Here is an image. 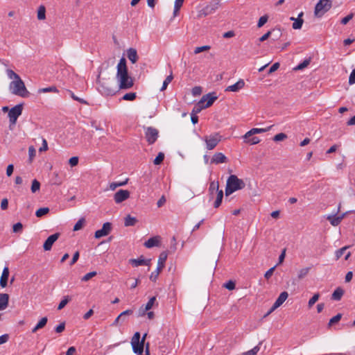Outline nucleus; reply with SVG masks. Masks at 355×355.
I'll return each mask as SVG.
<instances>
[{
    "label": "nucleus",
    "instance_id": "1",
    "mask_svg": "<svg viewBox=\"0 0 355 355\" xmlns=\"http://www.w3.org/2000/svg\"><path fill=\"white\" fill-rule=\"evenodd\" d=\"M245 186V184L243 180L239 179L235 175H230L227 180L225 195L228 196L234 192L243 189Z\"/></svg>",
    "mask_w": 355,
    "mask_h": 355
},
{
    "label": "nucleus",
    "instance_id": "2",
    "mask_svg": "<svg viewBox=\"0 0 355 355\" xmlns=\"http://www.w3.org/2000/svg\"><path fill=\"white\" fill-rule=\"evenodd\" d=\"M9 89L12 94L26 98L29 96L30 93L26 89L23 80L20 78L17 80H12L9 85Z\"/></svg>",
    "mask_w": 355,
    "mask_h": 355
},
{
    "label": "nucleus",
    "instance_id": "3",
    "mask_svg": "<svg viewBox=\"0 0 355 355\" xmlns=\"http://www.w3.org/2000/svg\"><path fill=\"white\" fill-rule=\"evenodd\" d=\"M98 89L104 96H113L117 92L113 80H99Z\"/></svg>",
    "mask_w": 355,
    "mask_h": 355
},
{
    "label": "nucleus",
    "instance_id": "4",
    "mask_svg": "<svg viewBox=\"0 0 355 355\" xmlns=\"http://www.w3.org/2000/svg\"><path fill=\"white\" fill-rule=\"evenodd\" d=\"M332 7L331 0H320L314 8V16L317 18H321Z\"/></svg>",
    "mask_w": 355,
    "mask_h": 355
},
{
    "label": "nucleus",
    "instance_id": "5",
    "mask_svg": "<svg viewBox=\"0 0 355 355\" xmlns=\"http://www.w3.org/2000/svg\"><path fill=\"white\" fill-rule=\"evenodd\" d=\"M167 257H168L167 252L164 251L160 253V254L159 256L158 262H157V269L155 271H153L150 275V279L152 282H156L160 272L162 270V269L165 266V262L167 259Z\"/></svg>",
    "mask_w": 355,
    "mask_h": 355
},
{
    "label": "nucleus",
    "instance_id": "6",
    "mask_svg": "<svg viewBox=\"0 0 355 355\" xmlns=\"http://www.w3.org/2000/svg\"><path fill=\"white\" fill-rule=\"evenodd\" d=\"M23 103L16 105L9 110L8 118L10 128L11 125H15L16 124L18 117L21 114L23 111Z\"/></svg>",
    "mask_w": 355,
    "mask_h": 355
},
{
    "label": "nucleus",
    "instance_id": "7",
    "mask_svg": "<svg viewBox=\"0 0 355 355\" xmlns=\"http://www.w3.org/2000/svg\"><path fill=\"white\" fill-rule=\"evenodd\" d=\"M204 140L206 142L207 148L211 150L221 141V136L219 133H214L209 137H205Z\"/></svg>",
    "mask_w": 355,
    "mask_h": 355
},
{
    "label": "nucleus",
    "instance_id": "8",
    "mask_svg": "<svg viewBox=\"0 0 355 355\" xmlns=\"http://www.w3.org/2000/svg\"><path fill=\"white\" fill-rule=\"evenodd\" d=\"M145 130V137L147 142L148 144H154L158 138V130L153 127H148Z\"/></svg>",
    "mask_w": 355,
    "mask_h": 355
},
{
    "label": "nucleus",
    "instance_id": "9",
    "mask_svg": "<svg viewBox=\"0 0 355 355\" xmlns=\"http://www.w3.org/2000/svg\"><path fill=\"white\" fill-rule=\"evenodd\" d=\"M117 80L119 82V89H128L134 85L133 80L129 75L119 78Z\"/></svg>",
    "mask_w": 355,
    "mask_h": 355
},
{
    "label": "nucleus",
    "instance_id": "10",
    "mask_svg": "<svg viewBox=\"0 0 355 355\" xmlns=\"http://www.w3.org/2000/svg\"><path fill=\"white\" fill-rule=\"evenodd\" d=\"M217 98L218 96H216V92L208 93L202 96L200 99V104H204L205 107L207 108L211 106Z\"/></svg>",
    "mask_w": 355,
    "mask_h": 355
},
{
    "label": "nucleus",
    "instance_id": "11",
    "mask_svg": "<svg viewBox=\"0 0 355 355\" xmlns=\"http://www.w3.org/2000/svg\"><path fill=\"white\" fill-rule=\"evenodd\" d=\"M127 75H128V71L126 66V60L124 58H121L117 64L116 78Z\"/></svg>",
    "mask_w": 355,
    "mask_h": 355
},
{
    "label": "nucleus",
    "instance_id": "12",
    "mask_svg": "<svg viewBox=\"0 0 355 355\" xmlns=\"http://www.w3.org/2000/svg\"><path fill=\"white\" fill-rule=\"evenodd\" d=\"M112 230V223L106 222L103 225L101 230L95 232L94 236L96 239H100L103 236H107Z\"/></svg>",
    "mask_w": 355,
    "mask_h": 355
},
{
    "label": "nucleus",
    "instance_id": "13",
    "mask_svg": "<svg viewBox=\"0 0 355 355\" xmlns=\"http://www.w3.org/2000/svg\"><path fill=\"white\" fill-rule=\"evenodd\" d=\"M130 192L128 190L120 189L114 195V200L116 203L119 204L130 197Z\"/></svg>",
    "mask_w": 355,
    "mask_h": 355
},
{
    "label": "nucleus",
    "instance_id": "14",
    "mask_svg": "<svg viewBox=\"0 0 355 355\" xmlns=\"http://www.w3.org/2000/svg\"><path fill=\"white\" fill-rule=\"evenodd\" d=\"M60 234L57 232L49 236L44 241L43 248L45 251L51 250L53 243L58 239Z\"/></svg>",
    "mask_w": 355,
    "mask_h": 355
},
{
    "label": "nucleus",
    "instance_id": "15",
    "mask_svg": "<svg viewBox=\"0 0 355 355\" xmlns=\"http://www.w3.org/2000/svg\"><path fill=\"white\" fill-rule=\"evenodd\" d=\"M151 259H145L143 256H141L138 259H131L129 260L130 263L133 267H138L139 266H149L150 264Z\"/></svg>",
    "mask_w": 355,
    "mask_h": 355
},
{
    "label": "nucleus",
    "instance_id": "16",
    "mask_svg": "<svg viewBox=\"0 0 355 355\" xmlns=\"http://www.w3.org/2000/svg\"><path fill=\"white\" fill-rule=\"evenodd\" d=\"M218 1H214L205 6L200 12V15L207 16L215 12L218 7Z\"/></svg>",
    "mask_w": 355,
    "mask_h": 355
},
{
    "label": "nucleus",
    "instance_id": "17",
    "mask_svg": "<svg viewBox=\"0 0 355 355\" xmlns=\"http://www.w3.org/2000/svg\"><path fill=\"white\" fill-rule=\"evenodd\" d=\"M288 294L286 291H284L280 293L273 305L272 306V310H275L279 307L288 298Z\"/></svg>",
    "mask_w": 355,
    "mask_h": 355
},
{
    "label": "nucleus",
    "instance_id": "18",
    "mask_svg": "<svg viewBox=\"0 0 355 355\" xmlns=\"http://www.w3.org/2000/svg\"><path fill=\"white\" fill-rule=\"evenodd\" d=\"M272 126V125H270V126L268 127L267 128H252L250 130H249L244 135L243 139H247L248 138L252 137V135H254L255 134L266 132L268 131L269 130H270Z\"/></svg>",
    "mask_w": 355,
    "mask_h": 355
},
{
    "label": "nucleus",
    "instance_id": "19",
    "mask_svg": "<svg viewBox=\"0 0 355 355\" xmlns=\"http://www.w3.org/2000/svg\"><path fill=\"white\" fill-rule=\"evenodd\" d=\"M245 86V82L243 79H240L234 85L228 86L226 89V92H238Z\"/></svg>",
    "mask_w": 355,
    "mask_h": 355
},
{
    "label": "nucleus",
    "instance_id": "20",
    "mask_svg": "<svg viewBox=\"0 0 355 355\" xmlns=\"http://www.w3.org/2000/svg\"><path fill=\"white\" fill-rule=\"evenodd\" d=\"M9 277V268L8 267H4L1 278H0V286L5 288L8 285V280Z\"/></svg>",
    "mask_w": 355,
    "mask_h": 355
},
{
    "label": "nucleus",
    "instance_id": "21",
    "mask_svg": "<svg viewBox=\"0 0 355 355\" xmlns=\"http://www.w3.org/2000/svg\"><path fill=\"white\" fill-rule=\"evenodd\" d=\"M227 161V157L222 153H216L211 158V162L218 164L225 163Z\"/></svg>",
    "mask_w": 355,
    "mask_h": 355
},
{
    "label": "nucleus",
    "instance_id": "22",
    "mask_svg": "<svg viewBox=\"0 0 355 355\" xmlns=\"http://www.w3.org/2000/svg\"><path fill=\"white\" fill-rule=\"evenodd\" d=\"M345 216V214H343L340 216H337L336 214L333 216H329L327 217V220L330 222V223L334 226L338 225L342 221L343 218Z\"/></svg>",
    "mask_w": 355,
    "mask_h": 355
},
{
    "label": "nucleus",
    "instance_id": "23",
    "mask_svg": "<svg viewBox=\"0 0 355 355\" xmlns=\"http://www.w3.org/2000/svg\"><path fill=\"white\" fill-rule=\"evenodd\" d=\"M9 302V295L7 293H0V311H3L8 307Z\"/></svg>",
    "mask_w": 355,
    "mask_h": 355
},
{
    "label": "nucleus",
    "instance_id": "24",
    "mask_svg": "<svg viewBox=\"0 0 355 355\" xmlns=\"http://www.w3.org/2000/svg\"><path fill=\"white\" fill-rule=\"evenodd\" d=\"M127 56H128V58L133 64L137 62V60L139 58L137 50L135 49H133V48H130L129 49H128V51H127Z\"/></svg>",
    "mask_w": 355,
    "mask_h": 355
},
{
    "label": "nucleus",
    "instance_id": "25",
    "mask_svg": "<svg viewBox=\"0 0 355 355\" xmlns=\"http://www.w3.org/2000/svg\"><path fill=\"white\" fill-rule=\"evenodd\" d=\"M159 242V236H153L144 243V246L147 248H151L155 246H158Z\"/></svg>",
    "mask_w": 355,
    "mask_h": 355
},
{
    "label": "nucleus",
    "instance_id": "26",
    "mask_svg": "<svg viewBox=\"0 0 355 355\" xmlns=\"http://www.w3.org/2000/svg\"><path fill=\"white\" fill-rule=\"evenodd\" d=\"M311 64V56L309 58H305V60L297 64L296 67H295L293 70L295 71H302L304 69L308 67V66Z\"/></svg>",
    "mask_w": 355,
    "mask_h": 355
},
{
    "label": "nucleus",
    "instance_id": "27",
    "mask_svg": "<svg viewBox=\"0 0 355 355\" xmlns=\"http://www.w3.org/2000/svg\"><path fill=\"white\" fill-rule=\"evenodd\" d=\"M132 351L137 355H143L144 344L143 342H140L137 344H132Z\"/></svg>",
    "mask_w": 355,
    "mask_h": 355
},
{
    "label": "nucleus",
    "instance_id": "28",
    "mask_svg": "<svg viewBox=\"0 0 355 355\" xmlns=\"http://www.w3.org/2000/svg\"><path fill=\"white\" fill-rule=\"evenodd\" d=\"M344 294V291L342 288L338 287L332 293L331 299L333 300L339 301Z\"/></svg>",
    "mask_w": 355,
    "mask_h": 355
},
{
    "label": "nucleus",
    "instance_id": "29",
    "mask_svg": "<svg viewBox=\"0 0 355 355\" xmlns=\"http://www.w3.org/2000/svg\"><path fill=\"white\" fill-rule=\"evenodd\" d=\"M133 313V311L132 309H127L122 313H121L118 317L115 319L114 322L112 323V325H116L119 320L124 321V315H132Z\"/></svg>",
    "mask_w": 355,
    "mask_h": 355
},
{
    "label": "nucleus",
    "instance_id": "30",
    "mask_svg": "<svg viewBox=\"0 0 355 355\" xmlns=\"http://www.w3.org/2000/svg\"><path fill=\"white\" fill-rule=\"evenodd\" d=\"M310 269H311L310 267H306V268L300 269L297 272V279L302 280L304 277H306L308 275V274L309 273Z\"/></svg>",
    "mask_w": 355,
    "mask_h": 355
},
{
    "label": "nucleus",
    "instance_id": "31",
    "mask_svg": "<svg viewBox=\"0 0 355 355\" xmlns=\"http://www.w3.org/2000/svg\"><path fill=\"white\" fill-rule=\"evenodd\" d=\"M137 222V219L135 217H132L130 215H128L124 220V225L125 227L134 226Z\"/></svg>",
    "mask_w": 355,
    "mask_h": 355
},
{
    "label": "nucleus",
    "instance_id": "32",
    "mask_svg": "<svg viewBox=\"0 0 355 355\" xmlns=\"http://www.w3.org/2000/svg\"><path fill=\"white\" fill-rule=\"evenodd\" d=\"M218 191H220L218 182H211L209 187V194L213 195L214 192L217 193Z\"/></svg>",
    "mask_w": 355,
    "mask_h": 355
},
{
    "label": "nucleus",
    "instance_id": "33",
    "mask_svg": "<svg viewBox=\"0 0 355 355\" xmlns=\"http://www.w3.org/2000/svg\"><path fill=\"white\" fill-rule=\"evenodd\" d=\"M216 199L214 202V207L215 208L219 207V206L221 205L223 198V190L218 191L217 193Z\"/></svg>",
    "mask_w": 355,
    "mask_h": 355
},
{
    "label": "nucleus",
    "instance_id": "34",
    "mask_svg": "<svg viewBox=\"0 0 355 355\" xmlns=\"http://www.w3.org/2000/svg\"><path fill=\"white\" fill-rule=\"evenodd\" d=\"M291 21H294L293 23L292 27L293 29H300L302 28V24H303V19H295V17H292L290 18Z\"/></svg>",
    "mask_w": 355,
    "mask_h": 355
},
{
    "label": "nucleus",
    "instance_id": "35",
    "mask_svg": "<svg viewBox=\"0 0 355 355\" xmlns=\"http://www.w3.org/2000/svg\"><path fill=\"white\" fill-rule=\"evenodd\" d=\"M39 93H48V92H53L58 93L59 90L57 89L55 86H51L48 87L41 88L38 90Z\"/></svg>",
    "mask_w": 355,
    "mask_h": 355
},
{
    "label": "nucleus",
    "instance_id": "36",
    "mask_svg": "<svg viewBox=\"0 0 355 355\" xmlns=\"http://www.w3.org/2000/svg\"><path fill=\"white\" fill-rule=\"evenodd\" d=\"M69 94L70 95V96L74 100V101H76L78 102H79L81 104H84V105H88V103L87 101H85V99L83 98H79L76 95H75V94L71 91V90H67Z\"/></svg>",
    "mask_w": 355,
    "mask_h": 355
},
{
    "label": "nucleus",
    "instance_id": "37",
    "mask_svg": "<svg viewBox=\"0 0 355 355\" xmlns=\"http://www.w3.org/2000/svg\"><path fill=\"white\" fill-rule=\"evenodd\" d=\"M261 344H262V342H259V343L257 346H255L254 348H252V349H250L248 352L242 353L241 355H256L257 354V352L259 351L260 345Z\"/></svg>",
    "mask_w": 355,
    "mask_h": 355
},
{
    "label": "nucleus",
    "instance_id": "38",
    "mask_svg": "<svg viewBox=\"0 0 355 355\" xmlns=\"http://www.w3.org/2000/svg\"><path fill=\"white\" fill-rule=\"evenodd\" d=\"M173 78L172 71H171L170 74L166 78V79L163 82V85L160 89L161 91H164L166 89L168 84L172 81Z\"/></svg>",
    "mask_w": 355,
    "mask_h": 355
},
{
    "label": "nucleus",
    "instance_id": "39",
    "mask_svg": "<svg viewBox=\"0 0 355 355\" xmlns=\"http://www.w3.org/2000/svg\"><path fill=\"white\" fill-rule=\"evenodd\" d=\"M46 18V8L44 6H40L37 10V19L42 20Z\"/></svg>",
    "mask_w": 355,
    "mask_h": 355
},
{
    "label": "nucleus",
    "instance_id": "40",
    "mask_svg": "<svg viewBox=\"0 0 355 355\" xmlns=\"http://www.w3.org/2000/svg\"><path fill=\"white\" fill-rule=\"evenodd\" d=\"M71 300V297H69V295H67V296H64L63 297V299L60 301V302L58 304V310H61L67 304V303Z\"/></svg>",
    "mask_w": 355,
    "mask_h": 355
},
{
    "label": "nucleus",
    "instance_id": "41",
    "mask_svg": "<svg viewBox=\"0 0 355 355\" xmlns=\"http://www.w3.org/2000/svg\"><path fill=\"white\" fill-rule=\"evenodd\" d=\"M40 189V183L38 180H37L36 179H34L33 181H32V184H31V190L32 191V193H35L37 191H38Z\"/></svg>",
    "mask_w": 355,
    "mask_h": 355
},
{
    "label": "nucleus",
    "instance_id": "42",
    "mask_svg": "<svg viewBox=\"0 0 355 355\" xmlns=\"http://www.w3.org/2000/svg\"><path fill=\"white\" fill-rule=\"evenodd\" d=\"M341 318H342L341 313H338L336 315L331 318L328 323V327L329 328L333 324L338 322L340 320Z\"/></svg>",
    "mask_w": 355,
    "mask_h": 355
},
{
    "label": "nucleus",
    "instance_id": "43",
    "mask_svg": "<svg viewBox=\"0 0 355 355\" xmlns=\"http://www.w3.org/2000/svg\"><path fill=\"white\" fill-rule=\"evenodd\" d=\"M128 179H126L125 181L123 182H112L110 183V189L112 191L115 190L117 187H122V186H124L127 183H128Z\"/></svg>",
    "mask_w": 355,
    "mask_h": 355
},
{
    "label": "nucleus",
    "instance_id": "44",
    "mask_svg": "<svg viewBox=\"0 0 355 355\" xmlns=\"http://www.w3.org/2000/svg\"><path fill=\"white\" fill-rule=\"evenodd\" d=\"M49 212V208L42 207V208L38 209L36 211L35 215L37 217L40 218V217L44 216L45 214H48Z\"/></svg>",
    "mask_w": 355,
    "mask_h": 355
},
{
    "label": "nucleus",
    "instance_id": "45",
    "mask_svg": "<svg viewBox=\"0 0 355 355\" xmlns=\"http://www.w3.org/2000/svg\"><path fill=\"white\" fill-rule=\"evenodd\" d=\"M137 97V94L135 92H130L124 94L121 98L122 100L124 101H134Z\"/></svg>",
    "mask_w": 355,
    "mask_h": 355
},
{
    "label": "nucleus",
    "instance_id": "46",
    "mask_svg": "<svg viewBox=\"0 0 355 355\" xmlns=\"http://www.w3.org/2000/svg\"><path fill=\"white\" fill-rule=\"evenodd\" d=\"M85 222V220L84 218H80L77 221V223L74 225L73 230V231H78V230H80L83 227Z\"/></svg>",
    "mask_w": 355,
    "mask_h": 355
},
{
    "label": "nucleus",
    "instance_id": "47",
    "mask_svg": "<svg viewBox=\"0 0 355 355\" xmlns=\"http://www.w3.org/2000/svg\"><path fill=\"white\" fill-rule=\"evenodd\" d=\"M6 72L10 79H14V80H17L21 78L12 69H7Z\"/></svg>",
    "mask_w": 355,
    "mask_h": 355
},
{
    "label": "nucleus",
    "instance_id": "48",
    "mask_svg": "<svg viewBox=\"0 0 355 355\" xmlns=\"http://www.w3.org/2000/svg\"><path fill=\"white\" fill-rule=\"evenodd\" d=\"M204 104H200V101L193 107L191 113L197 114L201 112L202 110L205 109Z\"/></svg>",
    "mask_w": 355,
    "mask_h": 355
},
{
    "label": "nucleus",
    "instance_id": "49",
    "mask_svg": "<svg viewBox=\"0 0 355 355\" xmlns=\"http://www.w3.org/2000/svg\"><path fill=\"white\" fill-rule=\"evenodd\" d=\"M349 248V246H345L343 248H340L339 250L336 251L335 255H336V259H339L343 254L345 253V252Z\"/></svg>",
    "mask_w": 355,
    "mask_h": 355
},
{
    "label": "nucleus",
    "instance_id": "50",
    "mask_svg": "<svg viewBox=\"0 0 355 355\" xmlns=\"http://www.w3.org/2000/svg\"><path fill=\"white\" fill-rule=\"evenodd\" d=\"M156 301V297H152L149 299L147 304L145 305L144 311H149L153 306L154 305L155 302Z\"/></svg>",
    "mask_w": 355,
    "mask_h": 355
},
{
    "label": "nucleus",
    "instance_id": "51",
    "mask_svg": "<svg viewBox=\"0 0 355 355\" xmlns=\"http://www.w3.org/2000/svg\"><path fill=\"white\" fill-rule=\"evenodd\" d=\"M164 159V154L162 152H159L155 159L153 161L154 164L159 165L160 164Z\"/></svg>",
    "mask_w": 355,
    "mask_h": 355
},
{
    "label": "nucleus",
    "instance_id": "52",
    "mask_svg": "<svg viewBox=\"0 0 355 355\" xmlns=\"http://www.w3.org/2000/svg\"><path fill=\"white\" fill-rule=\"evenodd\" d=\"M23 230V225L21 223L18 222L13 225L12 226V232L14 233H21Z\"/></svg>",
    "mask_w": 355,
    "mask_h": 355
},
{
    "label": "nucleus",
    "instance_id": "53",
    "mask_svg": "<svg viewBox=\"0 0 355 355\" xmlns=\"http://www.w3.org/2000/svg\"><path fill=\"white\" fill-rule=\"evenodd\" d=\"M268 20V16L267 15H265L262 17H261L258 21L257 23V27L261 28L262 27Z\"/></svg>",
    "mask_w": 355,
    "mask_h": 355
},
{
    "label": "nucleus",
    "instance_id": "54",
    "mask_svg": "<svg viewBox=\"0 0 355 355\" xmlns=\"http://www.w3.org/2000/svg\"><path fill=\"white\" fill-rule=\"evenodd\" d=\"M244 141L251 145H254L259 144L260 142V139L257 137H253L252 138L249 137L247 139H244Z\"/></svg>",
    "mask_w": 355,
    "mask_h": 355
},
{
    "label": "nucleus",
    "instance_id": "55",
    "mask_svg": "<svg viewBox=\"0 0 355 355\" xmlns=\"http://www.w3.org/2000/svg\"><path fill=\"white\" fill-rule=\"evenodd\" d=\"M286 138L287 135L285 133L281 132L275 135L272 138V140L275 141H280L284 140Z\"/></svg>",
    "mask_w": 355,
    "mask_h": 355
},
{
    "label": "nucleus",
    "instance_id": "56",
    "mask_svg": "<svg viewBox=\"0 0 355 355\" xmlns=\"http://www.w3.org/2000/svg\"><path fill=\"white\" fill-rule=\"evenodd\" d=\"M223 286L229 291H232L235 288L236 284L234 281L229 280L227 282L224 284Z\"/></svg>",
    "mask_w": 355,
    "mask_h": 355
},
{
    "label": "nucleus",
    "instance_id": "57",
    "mask_svg": "<svg viewBox=\"0 0 355 355\" xmlns=\"http://www.w3.org/2000/svg\"><path fill=\"white\" fill-rule=\"evenodd\" d=\"M210 48H211L210 46H208V45L196 47L194 49V53L195 54L200 53H201L202 51L209 50Z\"/></svg>",
    "mask_w": 355,
    "mask_h": 355
},
{
    "label": "nucleus",
    "instance_id": "58",
    "mask_svg": "<svg viewBox=\"0 0 355 355\" xmlns=\"http://www.w3.org/2000/svg\"><path fill=\"white\" fill-rule=\"evenodd\" d=\"M96 275V271H92L90 272L87 273L85 275H84L82 278V281L87 282L89 280L93 277H95Z\"/></svg>",
    "mask_w": 355,
    "mask_h": 355
},
{
    "label": "nucleus",
    "instance_id": "59",
    "mask_svg": "<svg viewBox=\"0 0 355 355\" xmlns=\"http://www.w3.org/2000/svg\"><path fill=\"white\" fill-rule=\"evenodd\" d=\"M48 321V318L46 317H44L41 318V320L37 322L36 324L37 326V328L42 329L46 324Z\"/></svg>",
    "mask_w": 355,
    "mask_h": 355
},
{
    "label": "nucleus",
    "instance_id": "60",
    "mask_svg": "<svg viewBox=\"0 0 355 355\" xmlns=\"http://www.w3.org/2000/svg\"><path fill=\"white\" fill-rule=\"evenodd\" d=\"M140 333L139 332H136L135 333L134 336H132V340H131V345L132 344H137V343H139L140 341Z\"/></svg>",
    "mask_w": 355,
    "mask_h": 355
},
{
    "label": "nucleus",
    "instance_id": "61",
    "mask_svg": "<svg viewBox=\"0 0 355 355\" xmlns=\"http://www.w3.org/2000/svg\"><path fill=\"white\" fill-rule=\"evenodd\" d=\"M273 32H275V29H273L272 31H268L266 33H265L264 35H263L259 39V42H264L265 40H266L267 39H268L270 37V36L271 35V34L273 33Z\"/></svg>",
    "mask_w": 355,
    "mask_h": 355
},
{
    "label": "nucleus",
    "instance_id": "62",
    "mask_svg": "<svg viewBox=\"0 0 355 355\" xmlns=\"http://www.w3.org/2000/svg\"><path fill=\"white\" fill-rule=\"evenodd\" d=\"M191 92L194 96H199L202 93V88H201V87L196 86L192 88Z\"/></svg>",
    "mask_w": 355,
    "mask_h": 355
},
{
    "label": "nucleus",
    "instance_id": "63",
    "mask_svg": "<svg viewBox=\"0 0 355 355\" xmlns=\"http://www.w3.org/2000/svg\"><path fill=\"white\" fill-rule=\"evenodd\" d=\"M354 17V14L353 13H350L349 15H347L346 17H345L344 18L342 19L341 20V24H343V25H345L347 24Z\"/></svg>",
    "mask_w": 355,
    "mask_h": 355
},
{
    "label": "nucleus",
    "instance_id": "64",
    "mask_svg": "<svg viewBox=\"0 0 355 355\" xmlns=\"http://www.w3.org/2000/svg\"><path fill=\"white\" fill-rule=\"evenodd\" d=\"M349 84L350 85L355 84V69L352 71L349 75Z\"/></svg>",
    "mask_w": 355,
    "mask_h": 355
}]
</instances>
